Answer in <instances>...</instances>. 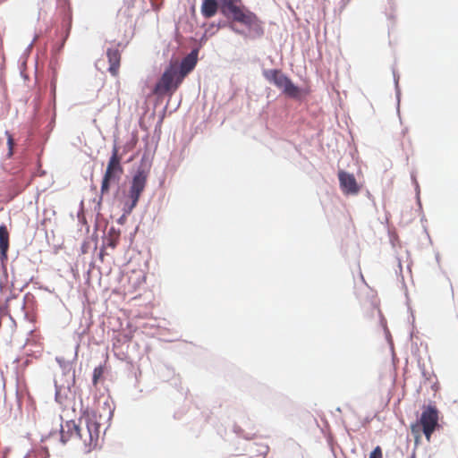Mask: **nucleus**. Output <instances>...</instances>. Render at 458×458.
Returning a JSON list of instances; mask_svg holds the SVG:
<instances>
[{"instance_id":"nucleus-1","label":"nucleus","mask_w":458,"mask_h":458,"mask_svg":"<svg viewBox=\"0 0 458 458\" xmlns=\"http://www.w3.org/2000/svg\"><path fill=\"white\" fill-rule=\"evenodd\" d=\"M66 430H74L75 437L80 440L86 451L94 449L100 437L101 425L95 414H86L79 420L66 421Z\"/></svg>"},{"instance_id":"nucleus-2","label":"nucleus","mask_w":458,"mask_h":458,"mask_svg":"<svg viewBox=\"0 0 458 458\" xmlns=\"http://www.w3.org/2000/svg\"><path fill=\"white\" fill-rule=\"evenodd\" d=\"M438 420L439 412L437 407L434 405L424 406L420 420L411 427L415 441L418 442L421 437L420 429L427 440L430 441L432 434L439 427Z\"/></svg>"},{"instance_id":"nucleus-3","label":"nucleus","mask_w":458,"mask_h":458,"mask_svg":"<svg viewBox=\"0 0 458 458\" xmlns=\"http://www.w3.org/2000/svg\"><path fill=\"white\" fill-rule=\"evenodd\" d=\"M121 161L122 156L119 154V148L116 145H114L112 155L103 176L100 189L101 194L108 193L110 185L112 183H117L120 181L123 174V168L121 165Z\"/></svg>"},{"instance_id":"nucleus-4","label":"nucleus","mask_w":458,"mask_h":458,"mask_svg":"<svg viewBox=\"0 0 458 458\" xmlns=\"http://www.w3.org/2000/svg\"><path fill=\"white\" fill-rule=\"evenodd\" d=\"M264 78L271 84H274L283 93L290 98L300 97L301 89L295 86L291 79L279 69H268L263 71Z\"/></svg>"},{"instance_id":"nucleus-5","label":"nucleus","mask_w":458,"mask_h":458,"mask_svg":"<svg viewBox=\"0 0 458 458\" xmlns=\"http://www.w3.org/2000/svg\"><path fill=\"white\" fill-rule=\"evenodd\" d=\"M233 7V19L245 25L249 30V37L259 38L264 34V29L261 21L257 15L245 9L244 7Z\"/></svg>"},{"instance_id":"nucleus-6","label":"nucleus","mask_w":458,"mask_h":458,"mask_svg":"<svg viewBox=\"0 0 458 458\" xmlns=\"http://www.w3.org/2000/svg\"><path fill=\"white\" fill-rule=\"evenodd\" d=\"M147 179L148 174L144 170L139 169L134 174L128 192L129 201L124 203V213L130 214L136 207L140 197L146 187Z\"/></svg>"},{"instance_id":"nucleus-7","label":"nucleus","mask_w":458,"mask_h":458,"mask_svg":"<svg viewBox=\"0 0 458 458\" xmlns=\"http://www.w3.org/2000/svg\"><path fill=\"white\" fill-rule=\"evenodd\" d=\"M179 74L177 65L171 64L165 69L159 81L156 84L154 92L156 94H165L169 91H175L182 82H179Z\"/></svg>"},{"instance_id":"nucleus-8","label":"nucleus","mask_w":458,"mask_h":458,"mask_svg":"<svg viewBox=\"0 0 458 458\" xmlns=\"http://www.w3.org/2000/svg\"><path fill=\"white\" fill-rule=\"evenodd\" d=\"M338 179L344 194L356 195L360 192V188L352 174L341 170L338 172Z\"/></svg>"},{"instance_id":"nucleus-9","label":"nucleus","mask_w":458,"mask_h":458,"mask_svg":"<svg viewBox=\"0 0 458 458\" xmlns=\"http://www.w3.org/2000/svg\"><path fill=\"white\" fill-rule=\"evenodd\" d=\"M198 61V51L192 50L188 55H186L181 62L180 67L178 68L179 82H182L184 77L191 72L197 64Z\"/></svg>"},{"instance_id":"nucleus-10","label":"nucleus","mask_w":458,"mask_h":458,"mask_svg":"<svg viewBox=\"0 0 458 458\" xmlns=\"http://www.w3.org/2000/svg\"><path fill=\"white\" fill-rule=\"evenodd\" d=\"M106 56L109 63L108 72L114 77H117L121 63V53L118 47L107 48Z\"/></svg>"},{"instance_id":"nucleus-11","label":"nucleus","mask_w":458,"mask_h":458,"mask_svg":"<svg viewBox=\"0 0 458 458\" xmlns=\"http://www.w3.org/2000/svg\"><path fill=\"white\" fill-rule=\"evenodd\" d=\"M9 249V232L4 225H0V254L2 259L7 258Z\"/></svg>"},{"instance_id":"nucleus-12","label":"nucleus","mask_w":458,"mask_h":458,"mask_svg":"<svg viewBox=\"0 0 458 458\" xmlns=\"http://www.w3.org/2000/svg\"><path fill=\"white\" fill-rule=\"evenodd\" d=\"M217 10L218 3L216 0H204L201 4V13L207 19L215 16Z\"/></svg>"},{"instance_id":"nucleus-13","label":"nucleus","mask_w":458,"mask_h":458,"mask_svg":"<svg viewBox=\"0 0 458 458\" xmlns=\"http://www.w3.org/2000/svg\"><path fill=\"white\" fill-rule=\"evenodd\" d=\"M66 422L61 426L60 435H61V441L63 443L68 442L72 438H76L74 430H66Z\"/></svg>"},{"instance_id":"nucleus-14","label":"nucleus","mask_w":458,"mask_h":458,"mask_svg":"<svg viewBox=\"0 0 458 458\" xmlns=\"http://www.w3.org/2000/svg\"><path fill=\"white\" fill-rule=\"evenodd\" d=\"M104 372H105V368L102 365L96 367L94 369L93 377H92V383L94 386L98 385V380L103 377Z\"/></svg>"},{"instance_id":"nucleus-15","label":"nucleus","mask_w":458,"mask_h":458,"mask_svg":"<svg viewBox=\"0 0 458 458\" xmlns=\"http://www.w3.org/2000/svg\"><path fill=\"white\" fill-rule=\"evenodd\" d=\"M47 452L44 449H39L28 454L24 458H47Z\"/></svg>"},{"instance_id":"nucleus-16","label":"nucleus","mask_w":458,"mask_h":458,"mask_svg":"<svg viewBox=\"0 0 458 458\" xmlns=\"http://www.w3.org/2000/svg\"><path fill=\"white\" fill-rule=\"evenodd\" d=\"M369 458H383L381 447H375L374 450L370 453Z\"/></svg>"},{"instance_id":"nucleus-17","label":"nucleus","mask_w":458,"mask_h":458,"mask_svg":"<svg viewBox=\"0 0 458 458\" xmlns=\"http://www.w3.org/2000/svg\"><path fill=\"white\" fill-rule=\"evenodd\" d=\"M6 135H7V144H8V148H9V156H12L13 148L14 146L13 138L8 131H6Z\"/></svg>"},{"instance_id":"nucleus-18","label":"nucleus","mask_w":458,"mask_h":458,"mask_svg":"<svg viewBox=\"0 0 458 458\" xmlns=\"http://www.w3.org/2000/svg\"><path fill=\"white\" fill-rule=\"evenodd\" d=\"M241 0H227L225 2V7L228 9L230 13H233V7H239L237 5L238 3H240Z\"/></svg>"},{"instance_id":"nucleus-19","label":"nucleus","mask_w":458,"mask_h":458,"mask_svg":"<svg viewBox=\"0 0 458 458\" xmlns=\"http://www.w3.org/2000/svg\"><path fill=\"white\" fill-rule=\"evenodd\" d=\"M108 246L114 248L116 246V242L114 240H109Z\"/></svg>"}]
</instances>
